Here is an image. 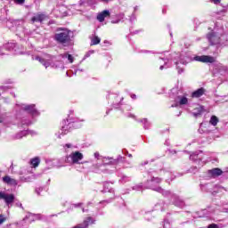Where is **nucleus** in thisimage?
Listing matches in <instances>:
<instances>
[{
	"instance_id": "1",
	"label": "nucleus",
	"mask_w": 228,
	"mask_h": 228,
	"mask_svg": "<svg viewBox=\"0 0 228 228\" xmlns=\"http://www.w3.org/2000/svg\"><path fill=\"white\" fill-rule=\"evenodd\" d=\"M53 40L61 45H70V42H72V39L70 38V30L65 28H58Z\"/></svg>"
},
{
	"instance_id": "2",
	"label": "nucleus",
	"mask_w": 228,
	"mask_h": 228,
	"mask_svg": "<svg viewBox=\"0 0 228 228\" xmlns=\"http://www.w3.org/2000/svg\"><path fill=\"white\" fill-rule=\"evenodd\" d=\"M194 60H196V61H200L201 63H215V57L210 55L196 56Z\"/></svg>"
},
{
	"instance_id": "3",
	"label": "nucleus",
	"mask_w": 228,
	"mask_h": 228,
	"mask_svg": "<svg viewBox=\"0 0 228 228\" xmlns=\"http://www.w3.org/2000/svg\"><path fill=\"white\" fill-rule=\"evenodd\" d=\"M1 199L5 202L6 206H10L15 202V195L8 193H1Z\"/></svg>"
},
{
	"instance_id": "4",
	"label": "nucleus",
	"mask_w": 228,
	"mask_h": 228,
	"mask_svg": "<svg viewBox=\"0 0 228 228\" xmlns=\"http://www.w3.org/2000/svg\"><path fill=\"white\" fill-rule=\"evenodd\" d=\"M69 158L71 159L73 164H77L79 161H81V159H83V153L75 151L69 155Z\"/></svg>"
},
{
	"instance_id": "5",
	"label": "nucleus",
	"mask_w": 228,
	"mask_h": 228,
	"mask_svg": "<svg viewBox=\"0 0 228 228\" xmlns=\"http://www.w3.org/2000/svg\"><path fill=\"white\" fill-rule=\"evenodd\" d=\"M207 38L210 42L211 45H216L218 44V37L215 32H209L207 34Z\"/></svg>"
},
{
	"instance_id": "6",
	"label": "nucleus",
	"mask_w": 228,
	"mask_h": 228,
	"mask_svg": "<svg viewBox=\"0 0 228 228\" xmlns=\"http://www.w3.org/2000/svg\"><path fill=\"white\" fill-rule=\"evenodd\" d=\"M3 182L8 186H17L19 183L14 178L10 177L9 175H5L3 177Z\"/></svg>"
},
{
	"instance_id": "7",
	"label": "nucleus",
	"mask_w": 228,
	"mask_h": 228,
	"mask_svg": "<svg viewBox=\"0 0 228 228\" xmlns=\"http://www.w3.org/2000/svg\"><path fill=\"white\" fill-rule=\"evenodd\" d=\"M206 94V89L204 87H200L198 90L191 93V97L192 99H199V97H202Z\"/></svg>"
},
{
	"instance_id": "8",
	"label": "nucleus",
	"mask_w": 228,
	"mask_h": 228,
	"mask_svg": "<svg viewBox=\"0 0 228 228\" xmlns=\"http://www.w3.org/2000/svg\"><path fill=\"white\" fill-rule=\"evenodd\" d=\"M111 13L110 12V11L108 10H104L102 12L98 13L97 15V20H99V22H104V19H106V17H110Z\"/></svg>"
},
{
	"instance_id": "9",
	"label": "nucleus",
	"mask_w": 228,
	"mask_h": 228,
	"mask_svg": "<svg viewBox=\"0 0 228 228\" xmlns=\"http://www.w3.org/2000/svg\"><path fill=\"white\" fill-rule=\"evenodd\" d=\"M224 174V171L218 167H215L213 169L208 170V175H211V177H219V175H222Z\"/></svg>"
},
{
	"instance_id": "10",
	"label": "nucleus",
	"mask_w": 228,
	"mask_h": 228,
	"mask_svg": "<svg viewBox=\"0 0 228 228\" xmlns=\"http://www.w3.org/2000/svg\"><path fill=\"white\" fill-rule=\"evenodd\" d=\"M46 18H47V16H45V14L39 13V14H37L36 16L32 17L31 21L33 23H35V22H44L45 19H46Z\"/></svg>"
},
{
	"instance_id": "11",
	"label": "nucleus",
	"mask_w": 228,
	"mask_h": 228,
	"mask_svg": "<svg viewBox=\"0 0 228 228\" xmlns=\"http://www.w3.org/2000/svg\"><path fill=\"white\" fill-rule=\"evenodd\" d=\"M25 111H28L30 113V115H37L38 112L37 111V109H35V105H27L24 107Z\"/></svg>"
},
{
	"instance_id": "12",
	"label": "nucleus",
	"mask_w": 228,
	"mask_h": 228,
	"mask_svg": "<svg viewBox=\"0 0 228 228\" xmlns=\"http://www.w3.org/2000/svg\"><path fill=\"white\" fill-rule=\"evenodd\" d=\"M90 224H95V220H94V218H92L91 216H88L83 221L81 226L82 228H88Z\"/></svg>"
},
{
	"instance_id": "13",
	"label": "nucleus",
	"mask_w": 228,
	"mask_h": 228,
	"mask_svg": "<svg viewBox=\"0 0 228 228\" xmlns=\"http://www.w3.org/2000/svg\"><path fill=\"white\" fill-rule=\"evenodd\" d=\"M176 99L180 106H184L188 104V98L185 95H178Z\"/></svg>"
},
{
	"instance_id": "14",
	"label": "nucleus",
	"mask_w": 228,
	"mask_h": 228,
	"mask_svg": "<svg viewBox=\"0 0 228 228\" xmlns=\"http://www.w3.org/2000/svg\"><path fill=\"white\" fill-rule=\"evenodd\" d=\"M202 113H204V106L200 105L193 110L192 115L193 117H200Z\"/></svg>"
},
{
	"instance_id": "15",
	"label": "nucleus",
	"mask_w": 228,
	"mask_h": 228,
	"mask_svg": "<svg viewBox=\"0 0 228 228\" xmlns=\"http://www.w3.org/2000/svg\"><path fill=\"white\" fill-rule=\"evenodd\" d=\"M30 165H32L33 168H37L38 165H40V158L36 157L30 160Z\"/></svg>"
},
{
	"instance_id": "16",
	"label": "nucleus",
	"mask_w": 228,
	"mask_h": 228,
	"mask_svg": "<svg viewBox=\"0 0 228 228\" xmlns=\"http://www.w3.org/2000/svg\"><path fill=\"white\" fill-rule=\"evenodd\" d=\"M99 44H101V37H99L98 36H94L91 39V45H99Z\"/></svg>"
},
{
	"instance_id": "17",
	"label": "nucleus",
	"mask_w": 228,
	"mask_h": 228,
	"mask_svg": "<svg viewBox=\"0 0 228 228\" xmlns=\"http://www.w3.org/2000/svg\"><path fill=\"white\" fill-rule=\"evenodd\" d=\"M120 163H122V157H119L118 159H111L110 160L111 165H119Z\"/></svg>"
},
{
	"instance_id": "18",
	"label": "nucleus",
	"mask_w": 228,
	"mask_h": 228,
	"mask_svg": "<svg viewBox=\"0 0 228 228\" xmlns=\"http://www.w3.org/2000/svg\"><path fill=\"white\" fill-rule=\"evenodd\" d=\"M210 124L212 126H216L218 124V118L216 116H212L210 118Z\"/></svg>"
},
{
	"instance_id": "19",
	"label": "nucleus",
	"mask_w": 228,
	"mask_h": 228,
	"mask_svg": "<svg viewBox=\"0 0 228 228\" xmlns=\"http://www.w3.org/2000/svg\"><path fill=\"white\" fill-rule=\"evenodd\" d=\"M67 58H68L69 63H74V57L71 54L68 53Z\"/></svg>"
},
{
	"instance_id": "20",
	"label": "nucleus",
	"mask_w": 228,
	"mask_h": 228,
	"mask_svg": "<svg viewBox=\"0 0 228 228\" xmlns=\"http://www.w3.org/2000/svg\"><path fill=\"white\" fill-rule=\"evenodd\" d=\"M16 4H24L26 3V0H13Z\"/></svg>"
},
{
	"instance_id": "21",
	"label": "nucleus",
	"mask_w": 228,
	"mask_h": 228,
	"mask_svg": "<svg viewBox=\"0 0 228 228\" xmlns=\"http://www.w3.org/2000/svg\"><path fill=\"white\" fill-rule=\"evenodd\" d=\"M208 228H218V224H211L208 226Z\"/></svg>"
},
{
	"instance_id": "22",
	"label": "nucleus",
	"mask_w": 228,
	"mask_h": 228,
	"mask_svg": "<svg viewBox=\"0 0 228 228\" xmlns=\"http://www.w3.org/2000/svg\"><path fill=\"white\" fill-rule=\"evenodd\" d=\"M212 3H214V4H220V3H222V0H211Z\"/></svg>"
},
{
	"instance_id": "23",
	"label": "nucleus",
	"mask_w": 228,
	"mask_h": 228,
	"mask_svg": "<svg viewBox=\"0 0 228 228\" xmlns=\"http://www.w3.org/2000/svg\"><path fill=\"white\" fill-rule=\"evenodd\" d=\"M7 218L1 216V224H4V222H6Z\"/></svg>"
},
{
	"instance_id": "24",
	"label": "nucleus",
	"mask_w": 228,
	"mask_h": 228,
	"mask_svg": "<svg viewBox=\"0 0 228 228\" xmlns=\"http://www.w3.org/2000/svg\"><path fill=\"white\" fill-rule=\"evenodd\" d=\"M37 60H38L40 61V63H45V60L40 58V57H37Z\"/></svg>"
},
{
	"instance_id": "25",
	"label": "nucleus",
	"mask_w": 228,
	"mask_h": 228,
	"mask_svg": "<svg viewBox=\"0 0 228 228\" xmlns=\"http://www.w3.org/2000/svg\"><path fill=\"white\" fill-rule=\"evenodd\" d=\"M72 228H83V226L81 225V224H79L73 226Z\"/></svg>"
},
{
	"instance_id": "26",
	"label": "nucleus",
	"mask_w": 228,
	"mask_h": 228,
	"mask_svg": "<svg viewBox=\"0 0 228 228\" xmlns=\"http://www.w3.org/2000/svg\"><path fill=\"white\" fill-rule=\"evenodd\" d=\"M43 65H44V67H45V69H47V67H49V63H47V62L43 63Z\"/></svg>"
},
{
	"instance_id": "27",
	"label": "nucleus",
	"mask_w": 228,
	"mask_h": 228,
	"mask_svg": "<svg viewBox=\"0 0 228 228\" xmlns=\"http://www.w3.org/2000/svg\"><path fill=\"white\" fill-rule=\"evenodd\" d=\"M65 146H66L68 149H70V148L72 147V145L69 144V143L65 144Z\"/></svg>"
},
{
	"instance_id": "28",
	"label": "nucleus",
	"mask_w": 228,
	"mask_h": 228,
	"mask_svg": "<svg viewBox=\"0 0 228 228\" xmlns=\"http://www.w3.org/2000/svg\"><path fill=\"white\" fill-rule=\"evenodd\" d=\"M132 99H136V94H133Z\"/></svg>"
},
{
	"instance_id": "29",
	"label": "nucleus",
	"mask_w": 228,
	"mask_h": 228,
	"mask_svg": "<svg viewBox=\"0 0 228 228\" xmlns=\"http://www.w3.org/2000/svg\"><path fill=\"white\" fill-rule=\"evenodd\" d=\"M160 69H163V66H161Z\"/></svg>"
},
{
	"instance_id": "30",
	"label": "nucleus",
	"mask_w": 228,
	"mask_h": 228,
	"mask_svg": "<svg viewBox=\"0 0 228 228\" xmlns=\"http://www.w3.org/2000/svg\"><path fill=\"white\" fill-rule=\"evenodd\" d=\"M0 224H1V216H0Z\"/></svg>"
}]
</instances>
